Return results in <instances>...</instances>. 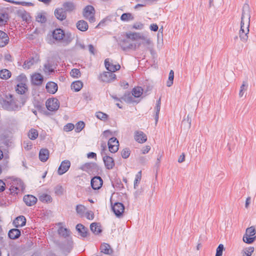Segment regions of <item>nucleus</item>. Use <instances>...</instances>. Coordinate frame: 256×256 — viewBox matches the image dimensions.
I'll use <instances>...</instances> for the list:
<instances>
[{
    "label": "nucleus",
    "instance_id": "nucleus-10",
    "mask_svg": "<svg viewBox=\"0 0 256 256\" xmlns=\"http://www.w3.org/2000/svg\"><path fill=\"white\" fill-rule=\"evenodd\" d=\"M70 162L68 160L62 161L58 170V174L59 175H62L66 173L70 168Z\"/></svg>",
    "mask_w": 256,
    "mask_h": 256
},
{
    "label": "nucleus",
    "instance_id": "nucleus-28",
    "mask_svg": "<svg viewBox=\"0 0 256 256\" xmlns=\"http://www.w3.org/2000/svg\"><path fill=\"white\" fill-rule=\"evenodd\" d=\"M32 82L35 85H40L43 82V77L40 74H35L32 77Z\"/></svg>",
    "mask_w": 256,
    "mask_h": 256
},
{
    "label": "nucleus",
    "instance_id": "nucleus-2",
    "mask_svg": "<svg viewBox=\"0 0 256 256\" xmlns=\"http://www.w3.org/2000/svg\"><path fill=\"white\" fill-rule=\"evenodd\" d=\"M24 103V102H22L21 104L17 100L14 98L12 94H5L3 96H0V104L3 108L8 110H18Z\"/></svg>",
    "mask_w": 256,
    "mask_h": 256
},
{
    "label": "nucleus",
    "instance_id": "nucleus-45",
    "mask_svg": "<svg viewBox=\"0 0 256 256\" xmlns=\"http://www.w3.org/2000/svg\"><path fill=\"white\" fill-rule=\"evenodd\" d=\"M142 178V171H140L136 176L135 180L134 182V188H136L140 182Z\"/></svg>",
    "mask_w": 256,
    "mask_h": 256
},
{
    "label": "nucleus",
    "instance_id": "nucleus-49",
    "mask_svg": "<svg viewBox=\"0 0 256 256\" xmlns=\"http://www.w3.org/2000/svg\"><path fill=\"white\" fill-rule=\"evenodd\" d=\"M96 117L102 120H106L108 118V115L101 112H98L96 114Z\"/></svg>",
    "mask_w": 256,
    "mask_h": 256
},
{
    "label": "nucleus",
    "instance_id": "nucleus-37",
    "mask_svg": "<svg viewBox=\"0 0 256 256\" xmlns=\"http://www.w3.org/2000/svg\"><path fill=\"white\" fill-rule=\"evenodd\" d=\"M11 74V72L6 69H4L0 71V78L2 79H8L10 77Z\"/></svg>",
    "mask_w": 256,
    "mask_h": 256
},
{
    "label": "nucleus",
    "instance_id": "nucleus-16",
    "mask_svg": "<svg viewBox=\"0 0 256 256\" xmlns=\"http://www.w3.org/2000/svg\"><path fill=\"white\" fill-rule=\"evenodd\" d=\"M122 48L124 50H126L129 49L136 50V44H132L128 40H124L120 44Z\"/></svg>",
    "mask_w": 256,
    "mask_h": 256
},
{
    "label": "nucleus",
    "instance_id": "nucleus-1",
    "mask_svg": "<svg viewBox=\"0 0 256 256\" xmlns=\"http://www.w3.org/2000/svg\"><path fill=\"white\" fill-rule=\"evenodd\" d=\"M250 8L248 4H245L242 8L241 17L240 28L239 32V36L243 42H246L248 38L249 34V27L250 22Z\"/></svg>",
    "mask_w": 256,
    "mask_h": 256
},
{
    "label": "nucleus",
    "instance_id": "nucleus-57",
    "mask_svg": "<svg viewBox=\"0 0 256 256\" xmlns=\"http://www.w3.org/2000/svg\"><path fill=\"white\" fill-rule=\"evenodd\" d=\"M144 25L143 24L140 22H137L134 24L132 26V28L136 30H142L144 28Z\"/></svg>",
    "mask_w": 256,
    "mask_h": 256
},
{
    "label": "nucleus",
    "instance_id": "nucleus-29",
    "mask_svg": "<svg viewBox=\"0 0 256 256\" xmlns=\"http://www.w3.org/2000/svg\"><path fill=\"white\" fill-rule=\"evenodd\" d=\"M49 157V151L48 149L43 148L40 150L39 152L40 160L42 162H46Z\"/></svg>",
    "mask_w": 256,
    "mask_h": 256
},
{
    "label": "nucleus",
    "instance_id": "nucleus-64",
    "mask_svg": "<svg viewBox=\"0 0 256 256\" xmlns=\"http://www.w3.org/2000/svg\"><path fill=\"white\" fill-rule=\"evenodd\" d=\"M87 156L89 158H94L96 157V154L94 152H90L88 154Z\"/></svg>",
    "mask_w": 256,
    "mask_h": 256
},
{
    "label": "nucleus",
    "instance_id": "nucleus-40",
    "mask_svg": "<svg viewBox=\"0 0 256 256\" xmlns=\"http://www.w3.org/2000/svg\"><path fill=\"white\" fill-rule=\"evenodd\" d=\"M28 138L32 140L36 139L38 136V132L35 129H31L28 134Z\"/></svg>",
    "mask_w": 256,
    "mask_h": 256
},
{
    "label": "nucleus",
    "instance_id": "nucleus-59",
    "mask_svg": "<svg viewBox=\"0 0 256 256\" xmlns=\"http://www.w3.org/2000/svg\"><path fill=\"white\" fill-rule=\"evenodd\" d=\"M160 98H159L156 102L155 110L156 112H160Z\"/></svg>",
    "mask_w": 256,
    "mask_h": 256
},
{
    "label": "nucleus",
    "instance_id": "nucleus-13",
    "mask_svg": "<svg viewBox=\"0 0 256 256\" xmlns=\"http://www.w3.org/2000/svg\"><path fill=\"white\" fill-rule=\"evenodd\" d=\"M102 178L98 176H94L91 180V186L94 190L100 189L102 185Z\"/></svg>",
    "mask_w": 256,
    "mask_h": 256
},
{
    "label": "nucleus",
    "instance_id": "nucleus-8",
    "mask_svg": "<svg viewBox=\"0 0 256 256\" xmlns=\"http://www.w3.org/2000/svg\"><path fill=\"white\" fill-rule=\"evenodd\" d=\"M108 144L110 152L114 153L118 150L119 143L116 138L113 137L110 138Z\"/></svg>",
    "mask_w": 256,
    "mask_h": 256
},
{
    "label": "nucleus",
    "instance_id": "nucleus-17",
    "mask_svg": "<svg viewBox=\"0 0 256 256\" xmlns=\"http://www.w3.org/2000/svg\"><path fill=\"white\" fill-rule=\"evenodd\" d=\"M126 36L128 38L133 40H145V36L139 32H128L126 34Z\"/></svg>",
    "mask_w": 256,
    "mask_h": 256
},
{
    "label": "nucleus",
    "instance_id": "nucleus-50",
    "mask_svg": "<svg viewBox=\"0 0 256 256\" xmlns=\"http://www.w3.org/2000/svg\"><path fill=\"white\" fill-rule=\"evenodd\" d=\"M64 189L62 186L58 185L54 188L55 194L58 196H61L64 194Z\"/></svg>",
    "mask_w": 256,
    "mask_h": 256
},
{
    "label": "nucleus",
    "instance_id": "nucleus-20",
    "mask_svg": "<svg viewBox=\"0 0 256 256\" xmlns=\"http://www.w3.org/2000/svg\"><path fill=\"white\" fill-rule=\"evenodd\" d=\"M28 90V88L26 84L18 83L16 87V91L20 94H24Z\"/></svg>",
    "mask_w": 256,
    "mask_h": 256
},
{
    "label": "nucleus",
    "instance_id": "nucleus-55",
    "mask_svg": "<svg viewBox=\"0 0 256 256\" xmlns=\"http://www.w3.org/2000/svg\"><path fill=\"white\" fill-rule=\"evenodd\" d=\"M254 251V248L252 246H250L244 250V252L246 254V256H251L252 253Z\"/></svg>",
    "mask_w": 256,
    "mask_h": 256
},
{
    "label": "nucleus",
    "instance_id": "nucleus-30",
    "mask_svg": "<svg viewBox=\"0 0 256 256\" xmlns=\"http://www.w3.org/2000/svg\"><path fill=\"white\" fill-rule=\"evenodd\" d=\"M76 28L82 32H85L88 30V26L87 22L84 20H80L76 23Z\"/></svg>",
    "mask_w": 256,
    "mask_h": 256
},
{
    "label": "nucleus",
    "instance_id": "nucleus-22",
    "mask_svg": "<svg viewBox=\"0 0 256 256\" xmlns=\"http://www.w3.org/2000/svg\"><path fill=\"white\" fill-rule=\"evenodd\" d=\"M58 85L56 83L50 82L46 84V91L52 94H55L58 90Z\"/></svg>",
    "mask_w": 256,
    "mask_h": 256
},
{
    "label": "nucleus",
    "instance_id": "nucleus-38",
    "mask_svg": "<svg viewBox=\"0 0 256 256\" xmlns=\"http://www.w3.org/2000/svg\"><path fill=\"white\" fill-rule=\"evenodd\" d=\"M20 16L24 21H25L28 23H29L30 22L31 20V17L29 13L26 11L20 12Z\"/></svg>",
    "mask_w": 256,
    "mask_h": 256
},
{
    "label": "nucleus",
    "instance_id": "nucleus-4",
    "mask_svg": "<svg viewBox=\"0 0 256 256\" xmlns=\"http://www.w3.org/2000/svg\"><path fill=\"white\" fill-rule=\"evenodd\" d=\"M256 231L254 226H252L246 228V234L243 236V240L244 242L250 244L256 239Z\"/></svg>",
    "mask_w": 256,
    "mask_h": 256
},
{
    "label": "nucleus",
    "instance_id": "nucleus-36",
    "mask_svg": "<svg viewBox=\"0 0 256 256\" xmlns=\"http://www.w3.org/2000/svg\"><path fill=\"white\" fill-rule=\"evenodd\" d=\"M40 201L43 202H52V198L49 194H42L39 197Z\"/></svg>",
    "mask_w": 256,
    "mask_h": 256
},
{
    "label": "nucleus",
    "instance_id": "nucleus-6",
    "mask_svg": "<svg viewBox=\"0 0 256 256\" xmlns=\"http://www.w3.org/2000/svg\"><path fill=\"white\" fill-rule=\"evenodd\" d=\"M46 108L50 111L57 110L60 107V102L56 98H51L48 99L46 102Z\"/></svg>",
    "mask_w": 256,
    "mask_h": 256
},
{
    "label": "nucleus",
    "instance_id": "nucleus-58",
    "mask_svg": "<svg viewBox=\"0 0 256 256\" xmlns=\"http://www.w3.org/2000/svg\"><path fill=\"white\" fill-rule=\"evenodd\" d=\"M150 150V147L149 146H146L145 147H144L142 149V154H146Z\"/></svg>",
    "mask_w": 256,
    "mask_h": 256
},
{
    "label": "nucleus",
    "instance_id": "nucleus-44",
    "mask_svg": "<svg viewBox=\"0 0 256 256\" xmlns=\"http://www.w3.org/2000/svg\"><path fill=\"white\" fill-rule=\"evenodd\" d=\"M85 124L82 121H80L76 124L75 131L80 132L84 128Z\"/></svg>",
    "mask_w": 256,
    "mask_h": 256
},
{
    "label": "nucleus",
    "instance_id": "nucleus-47",
    "mask_svg": "<svg viewBox=\"0 0 256 256\" xmlns=\"http://www.w3.org/2000/svg\"><path fill=\"white\" fill-rule=\"evenodd\" d=\"M36 20L40 23H44L46 21V18L44 14L39 13L36 16Z\"/></svg>",
    "mask_w": 256,
    "mask_h": 256
},
{
    "label": "nucleus",
    "instance_id": "nucleus-31",
    "mask_svg": "<svg viewBox=\"0 0 256 256\" xmlns=\"http://www.w3.org/2000/svg\"><path fill=\"white\" fill-rule=\"evenodd\" d=\"M63 9L66 12H70L75 9L74 4L70 2H65L62 4Z\"/></svg>",
    "mask_w": 256,
    "mask_h": 256
},
{
    "label": "nucleus",
    "instance_id": "nucleus-25",
    "mask_svg": "<svg viewBox=\"0 0 256 256\" xmlns=\"http://www.w3.org/2000/svg\"><path fill=\"white\" fill-rule=\"evenodd\" d=\"M9 42L8 34L3 31L0 30V47L6 46Z\"/></svg>",
    "mask_w": 256,
    "mask_h": 256
},
{
    "label": "nucleus",
    "instance_id": "nucleus-48",
    "mask_svg": "<svg viewBox=\"0 0 256 256\" xmlns=\"http://www.w3.org/2000/svg\"><path fill=\"white\" fill-rule=\"evenodd\" d=\"M70 76L74 78H78L80 76V70L73 68L70 72Z\"/></svg>",
    "mask_w": 256,
    "mask_h": 256
},
{
    "label": "nucleus",
    "instance_id": "nucleus-62",
    "mask_svg": "<svg viewBox=\"0 0 256 256\" xmlns=\"http://www.w3.org/2000/svg\"><path fill=\"white\" fill-rule=\"evenodd\" d=\"M88 50L90 52L91 54H95V52H94V46L90 44L88 46Z\"/></svg>",
    "mask_w": 256,
    "mask_h": 256
},
{
    "label": "nucleus",
    "instance_id": "nucleus-11",
    "mask_svg": "<svg viewBox=\"0 0 256 256\" xmlns=\"http://www.w3.org/2000/svg\"><path fill=\"white\" fill-rule=\"evenodd\" d=\"M104 64L106 70L112 72L119 70L120 68V66L119 64H113L110 61L109 58L105 60Z\"/></svg>",
    "mask_w": 256,
    "mask_h": 256
},
{
    "label": "nucleus",
    "instance_id": "nucleus-15",
    "mask_svg": "<svg viewBox=\"0 0 256 256\" xmlns=\"http://www.w3.org/2000/svg\"><path fill=\"white\" fill-rule=\"evenodd\" d=\"M102 155L103 156L102 159L106 168L108 170L112 169L114 166V159L110 156L106 155L104 156L102 153Z\"/></svg>",
    "mask_w": 256,
    "mask_h": 256
},
{
    "label": "nucleus",
    "instance_id": "nucleus-19",
    "mask_svg": "<svg viewBox=\"0 0 256 256\" xmlns=\"http://www.w3.org/2000/svg\"><path fill=\"white\" fill-rule=\"evenodd\" d=\"M23 200L28 206H32L36 204L37 198L32 195L28 194L24 196Z\"/></svg>",
    "mask_w": 256,
    "mask_h": 256
},
{
    "label": "nucleus",
    "instance_id": "nucleus-53",
    "mask_svg": "<svg viewBox=\"0 0 256 256\" xmlns=\"http://www.w3.org/2000/svg\"><path fill=\"white\" fill-rule=\"evenodd\" d=\"M121 155L122 158H127L130 155V150L128 148H125L121 152Z\"/></svg>",
    "mask_w": 256,
    "mask_h": 256
},
{
    "label": "nucleus",
    "instance_id": "nucleus-54",
    "mask_svg": "<svg viewBox=\"0 0 256 256\" xmlns=\"http://www.w3.org/2000/svg\"><path fill=\"white\" fill-rule=\"evenodd\" d=\"M44 70L46 72H52L54 71L52 66L48 62L44 65Z\"/></svg>",
    "mask_w": 256,
    "mask_h": 256
},
{
    "label": "nucleus",
    "instance_id": "nucleus-12",
    "mask_svg": "<svg viewBox=\"0 0 256 256\" xmlns=\"http://www.w3.org/2000/svg\"><path fill=\"white\" fill-rule=\"evenodd\" d=\"M38 61L39 57L37 55H36L26 60L23 66L24 68L29 69Z\"/></svg>",
    "mask_w": 256,
    "mask_h": 256
},
{
    "label": "nucleus",
    "instance_id": "nucleus-43",
    "mask_svg": "<svg viewBox=\"0 0 256 256\" xmlns=\"http://www.w3.org/2000/svg\"><path fill=\"white\" fill-rule=\"evenodd\" d=\"M8 20L7 14L0 13V25L2 26L6 24Z\"/></svg>",
    "mask_w": 256,
    "mask_h": 256
},
{
    "label": "nucleus",
    "instance_id": "nucleus-21",
    "mask_svg": "<svg viewBox=\"0 0 256 256\" xmlns=\"http://www.w3.org/2000/svg\"><path fill=\"white\" fill-rule=\"evenodd\" d=\"M64 36V32L60 28H56L52 32L53 38L58 41L62 40Z\"/></svg>",
    "mask_w": 256,
    "mask_h": 256
},
{
    "label": "nucleus",
    "instance_id": "nucleus-3",
    "mask_svg": "<svg viewBox=\"0 0 256 256\" xmlns=\"http://www.w3.org/2000/svg\"><path fill=\"white\" fill-rule=\"evenodd\" d=\"M10 186L9 190L11 194H18L24 190L25 187L24 182L20 178H10L8 179Z\"/></svg>",
    "mask_w": 256,
    "mask_h": 256
},
{
    "label": "nucleus",
    "instance_id": "nucleus-33",
    "mask_svg": "<svg viewBox=\"0 0 256 256\" xmlns=\"http://www.w3.org/2000/svg\"><path fill=\"white\" fill-rule=\"evenodd\" d=\"M83 86V83L80 80L73 82L71 84V88L74 92L80 91Z\"/></svg>",
    "mask_w": 256,
    "mask_h": 256
},
{
    "label": "nucleus",
    "instance_id": "nucleus-27",
    "mask_svg": "<svg viewBox=\"0 0 256 256\" xmlns=\"http://www.w3.org/2000/svg\"><path fill=\"white\" fill-rule=\"evenodd\" d=\"M20 231L17 228H13L10 230L8 236L12 240H16L20 236Z\"/></svg>",
    "mask_w": 256,
    "mask_h": 256
},
{
    "label": "nucleus",
    "instance_id": "nucleus-60",
    "mask_svg": "<svg viewBox=\"0 0 256 256\" xmlns=\"http://www.w3.org/2000/svg\"><path fill=\"white\" fill-rule=\"evenodd\" d=\"M5 183L2 180H0V192H3L5 190Z\"/></svg>",
    "mask_w": 256,
    "mask_h": 256
},
{
    "label": "nucleus",
    "instance_id": "nucleus-63",
    "mask_svg": "<svg viewBox=\"0 0 256 256\" xmlns=\"http://www.w3.org/2000/svg\"><path fill=\"white\" fill-rule=\"evenodd\" d=\"M86 216L88 220H92L94 218V214L92 212H88Z\"/></svg>",
    "mask_w": 256,
    "mask_h": 256
},
{
    "label": "nucleus",
    "instance_id": "nucleus-18",
    "mask_svg": "<svg viewBox=\"0 0 256 256\" xmlns=\"http://www.w3.org/2000/svg\"><path fill=\"white\" fill-rule=\"evenodd\" d=\"M134 139L138 143L142 144L146 140L147 137L143 132L138 130L134 133Z\"/></svg>",
    "mask_w": 256,
    "mask_h": 256
},
{
    "label": "nucleus",
    "instance_id": "nucleus-52",
    "mask_svg": "<svg viewBox=\"0 0 256 256\" xmlns=\"http://www.w3.org/2000/svg\"><path fill=\"white\" fill-rule=\"evenodd\" d=\"M86 210L85 207L81 204L77 205L76 207V211L79 214L82 215Z\"/></svg>",
    "mask_w": 256,
    "mask_h": 256
},
{
    "label": "nucleus",
    "instance_id": "nucleus-24",
    "mask_svg": "<svg viewBox=\"0 0 256 256\" xmlns=\"http://www.w3.org/2000/svg\"><path fill=\"white\" fill-rule=\"evenodd\" d=\"M96 168L97 165L96 164L88 162L82 165L80 168L84 171L90 172L92 171V169Z\"/></svg>",
    "mask_w": 256,
    "mask_h": 256
},
{
    "label": "nucleus",
    "instance_id": "nucleus-26",
    "mask_svg": "<svg viewBox=\"0 0 256 256\" xmlns=\"http://www.w3.org/2000/svg\"><path fill=\"white\" fill-rule=\"evenodd\" d=\"M76 230L78 232L79 234L83 237L86 238L88 235V229L82 224H78L76 226Z\"/></svg>",
    "mask_w": 256,
    "mask_h": 256
},
{
    "label": "nucleus",
    "instance_id": "nucleus-51",
    "mask_svg": "<svg viewBox=\"0 0 256 256\" xmlns=\"http://www.w3.org/2000/svg\"><path fill=\"white\" fill-rule=\"evenodd\" d=\"M224 246L222 244H220L216 248V254L215 256H222Z\"/></svg>",
    "mask_w": 256,
    "mask_h": 256
},
{
    "label": "nucleus",
    "instance_id": "nucleus-39",
    "mask_svg": "<svg viewBox=\"0 0 256 256\" xmlns=\"http://www.w3.org/2000/svg\"><path fill=\"white\" fill-rule=\"evenodd\" d=\"M58 234L64 238H66L70 235V231L66 228L61 227L58 230Z\"/></svg>",
    "mask_w": 256,
    "mask_h": 256
},
{
    "label": "nucleus",
    "instance_id": "nucleus-7",
    "mask_svg": "<svg viewBox=\"0 0 256 256\" xmlns=\"http://www.w3.org/2000/svg\"><path fill=\"white\" fill-rule=\"evenodd\" d=\"M116 78V75L111 72H105L100 76L101 81L106 82H110Z\"/></svg>",
    "mask_w": 256,
    "mask_h": 256
},
{
    "label": "nucleus",
    "instance_id": "nucleus-5",
    "mask_svg": "<svg viewBox=\"0 0 256 256\" xmlns=\"http://www.w3.org/2000/svg\"><path fill=\"white\" fill-rule=\"evenodd\" d=\"M94 14L95 10L92 6L88 5L84 8L83 10V16L90 23L94 22L96 21Z\"/></svg>",
    "mask_w": 256,
    "mask_h": 256
},
{
    "label": "nucleus",
    "instance_id": "nucleus-61",
    "mask_svg": "<svg viewBox=\"0 0 256 256\" xmlns=\"http://www.w3.org/2000/svg\"><path fill=\"white\" fill-rule=\"evenodd\" d=\"M158 27L156 24H152L150 26V30L152 31L156 32Z\"/></svg>",
    "mask_w": 256,
    "mask_h": 256
},
{
    "label": "nucleus",
    "instance_id": "nucleus-56",
    "mask_svg": "<svg viewBox=\"0 0 256 256\" xmlns=\"http://www.w3.org/2000/svg\"><path fill=\"white\" fill-rule=\"evenodd\" d=\"M74 128V125L72 123H68L64 127V130L65 132H70Z\"/></svg>",
    "mask_w": 256,
    "mask_h": 256
},
{
    "label": "nucleus",
    "instance_id": "nucleus-35",
    "mask_svg": "<svg viewBox=\"0 0 256 256\" xmlns=\"http://www.w3.org/2000/svg\"><path fill=\"white\" fill-rule=\"evenodd\" d=\"M143 92V89L140 86H137L132 89V94L135 98H139Z\"/></svg>",
    "mask_w": 256,
    "mask_h": 256
},
{
    "label": "nucleus",
    "instance_id": "nucleus-9",
    "mask_svg": "<svg viewBox=\"0 0 256 256\" xmlns=\"http://www.w3.org/2000/svg\"><path fill=\"white\" fill-rule=\"evenodd\" d=\"M124 206L121 202H116L112 206V210L117 217H120L124 212Z\"/></svg>",
    "mask_w": 256,
    "mask_h": 256
},
{
    "label": "nucleus",
    "instance_id": "nucleus-32",
    "mask_svg": "<svg viewBox=\"0 0 256 256\" xmlns=\"http://www.w3.org/2000/svg\"><path fill=\"white\" fill-rule=\"evenodd\" d=\"M100 252L105 254H110L112 252L110 246L107 244H103L100 246Z\"/></svg>",
    "mask_w": 256,
    "mask_h": 256
},
{
    "label": "nucleus",
    "instance_id": "nucleus-14",
    "mask_svg": "<svg viewBox=\"0 0 256 256\" xmlns=\"http://www.w3.org/2000/svg\"><path fill=\"white\" fill-rule=\"evenodd\" d=\"M56 18L60 21H63L66 18V12L62 8H56L54 11Z\"/></svg>",
    "mask_w": 256,
    "mask_h": 256
},
{
    "label": "nucleus",
    "instance_id": "nucleus-42",
    "mask_svg": "<svg viewBox=\"0 0 256 256\" xmlns=\"http://www.w3.org/2000/svg\"><path fill=\"white\" fill-rule=\"evenodd\" d=\"M120 20L122 21H128L133 20L134 16L130 13H124L120 16Z\"/></svg>",
    "mask_w": 256,
    "mask_h": 256
},
{
    "label": "nucleus",
    "instance_id": "nucleus-46",
    "mask_svg": "<svg viewBox=\"0 0 256 256\" xmlns=\"http://www.w3.org/2000/svg\"><path fill=\"white\" fill-rule=\"evenodd\" d=\"M16 80L18 83L26 84L27 78L25 74H21L16 77Z\"/></svg>",
    "mask_w": 256,
    "mask_h": 256
},
{
    "label": "nucleus",
    "instance_id": "nucleus-23",
    "mask_svg": "<svg viewBox=\"0 0 256 256\" xmlns=\"http://www.w3.org/2000/svg\"><path fill=\"white\" fill-rule=\"evenodd\" d=\"M26 219L25 217L22 216L17 217L13 222L14 225L16 228L23 226L26 224Z\"/></svg>",
    "mask_w": 256,
    "mask_h": 256
},
{
    "label": "nucleus",
    "instance_id": "nucleus-34",
    "mask_svg": "<svg viewBox=\"0 0 256 256\" xmlns=\"http://www.w3.org/2000/svg\"><path fill=\"white\" fill-rule=\"evenodd\" d=\"M90 228L91 231L95 234H98L102 232L100 226L96 222L92 223L90 226Z\"/></svg>",
    "mask_w": 256,
    "mask_h": 256
},
{
    "label": "nucleus",
    "instance_id": "nucleus-41",
    "mask_svg": "<svg viewBox=\"0 0 256 256\" xmlns=\"http://www.w3.org/2000/svg\"><path fill=\"white\" fill-rule=\"evenodd\" d=\"M174 72L172 70H171L170 72L168 80L167 81V82H166L167 86L170 87L172 85L173 82H174Z\"/></svg>",
    "mask_w": 256,
    "mask_h": 256
}]
</instances>
